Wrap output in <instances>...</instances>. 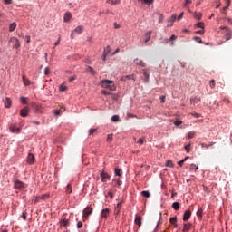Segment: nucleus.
I'll use <instances>...</instances> for the list:
<instances>
[{"instance_id": "1", "label": "nucleus", "mask_w": 232, "mask_h": 232, "mask_svg": "<svg viewBox=\"0 0 232 232\" xmlns=\"http://www.w3.org/2000/svg\"><path fill=\"white\" fill-rule=\"evenodd\" d=\"M100 85L102 86V88H106L107 90H110V92H115V90H117L115 84L113 83V81L111 80H102L100 82Z\"/></svg>"}, {"instance_id": "2", "label": "nucleus", "mask_w": 232, "mask_h": 232, "mask_svg": "<svg viewBox=\"0 0 232 232\" xmlns=\"http://www.w3.org/2000/svg\"><path fill=\"white\" fill-rule=\"evenodd\" d=\"M14 189L22 190V189H26V188H28V186L21 180H15L14 183Z\"/></svg>"}, {"instance_id": "3", "label": "nucleus", "mask_w": 232, "mask_h": 232, "mask_svg": "<svg viewBox=\"0 0 232 232\" xmlns=\"http://www.w3.org/2000/svg\"><path fill=\"white\" fill-rule=\"evenodd\" d=\"M92 213H93V208H92L90 207H86L83 209V216H82L83 220H88V217H90V215H92Z\"/></svg>"}, {"instance_id": "4", "label": "nucleus", "mask_w": 232, "mask_h": 232, "mask_svg": "<svg viewBox=\"0 0 232 232\" xmlns=\"http://www.w3.org/2000/svg\"><path fill=\"white\" fill-rule=\"evenodd\" d=\"M82 32H84V26L82 25H79L78 27H76L71 34V39H73V35H75V34H82Z\"/></svg>"}, {"instance_id": "5", "label": "nucleus", "mask_w": 232, "mask_h": 232, "mask_svg": "<svg viewBox=\"0 0 232 232\" xmlns=\"http://www.w3.org/2000/svg\"><path fill=\"white\" fill-rule=\"evenodd\" d=\"M10 43H12L14 45L13 47L17 50V48H21V43L19 42V39L16 37L13 36L10 38Z\"/></svg>"}, {"instance_id": "6", "label": "nucleus", "mask_w": 232, "mask_h": 232, "mask_svg": "<svg viewBox=\"0 0 232 232\" xmlns=\"http://www.w3.org/2000/svg\"><path fill=\"white\" fill-rule=\"evenodd\" d=\"M136 226H139V227H140V226H142V217H140V215L137 214L135 216V220H134Z\"/></svg>"}, {"instance_id": "7", "label": "nucleus", "mask_w": 232, "mask_h": 232, "mask_svg": "<svg viewBox=\"0 0 232 232\" xmlns=\"http://www.w3.org/2000/svg\"><path fill=\"white\" fill-rule=\"evenodd\" d=\"M191 218V210H186L183 215V220L184 222H188V220Z\"/></svg>"}, {"instance_id": "8", "label": "nucleus", "mask_w": 232, "mask_h": 232, "mask_svg": "<svg viewBox=\"0 0 232 232\" xmlns=\"http://www.w3.org/2000/svg\"><path fill=\"white\" fill-rule=\"evenodd\" d=\"M110 215V208H104L102 210L101 217L102 218H108Z\"/></svg>"}, {"instance_id": "9", "label": "nucleus", "mask_w": 232, "mask_h": 232, "mask_svg": "<svg viewBox=\"0 0 232 232\" xmlns=\"http://www.w3.org/2000/svg\"><path fill=\"white\" fill-rule=\"evenodd\" d=\"M28 111H30V109L28 107H24L20 111V115L21 117H27L28 116Z\"/></svg>"}, {"instance_id": "10", "label": "nucleus", "mask_w": 232, "mask_h": 232, "mask_svg": "<svg viewBox=\"0 0 232 232\" xmlns=\"http://www.w3.org/2000/svg\"><path fill=\"white\" fill-rule=\"evenodd\" d=\"M134 63H135V64H138V66H141V68H146V63L139 58H136L134 60Z\"/></svg>"}, {"instance_id": "11", "label": "nucleus", "mask_w": 232, "mask_h": 232, "mask_svg": "<svg viewBox=\"0 0 232 232\" xmlns=\"http://www.w3.org/2000/svg\"><path fill=\"white\" fill-rule=\"evenodd\" d=\"M9 130L12 133H21V129L15 127V125H11Z\"/></svg>"}, {"instance_id": "12", "label": "nucleus", "mask_w": 232, "mask_h": 232, "mask_svg": "<svg viewBox=\"0 0 232 232\" xmlns=\"http://www.w3.org/2000/svg\"><path fill=\"white\" fill-rule=\"evenodd\" d=\"M121 208H122V202L120 201L118 202L115 209H114V215H119V213H121Z\"/></svg>"}, {"instance_id": "13", "label": "nucleus", "mask_w": 232, "mask_h": 232, "mask_svg": "<svg viewBox=\"0 0 232 232\" xmlns=\"http://www.w3.org/2000/svg\"><path fill=\"white\" fill-rule=\"evenodd\" d=\"M151 31L147 32L143 37H144V43H149L150 39H151Z\"/></svg>"}, {"instance_id": "14", "label": "nucleus", "mask_w": 232, "mask_h": 232, "mask_svg": "<svg viewBox=\"0 0 232 232\" xmlns=\"http://www.w3.org/2000/svg\"><path fill=\"white\" fill-rule=\"evenodd\" d=\"M27 162L28 164H34V162H35V156H34V154H28Z\"/></svg>"}, {"instance_id": "15", "label": "nucleus", "mask_w": 232, "mask_h": 232, "mask_svg": "<svg viewBox=\"0 0 232 232\" xmlns=\"http://www.w3.org/2000/svg\"><path fill=\"white\" fill-rule=\"evenodd\" d=\"M141 73H143L144 82H148L150 81V73L145 69H142Z\"/></svg>"}, {"instance_id": "16", "label": "nucleus", "mask_w": 232, "mask_h": 232, "mask_svg": "<svg viewBox=\"0 0 232 232\" xmlns=\"http://www.w3.org/2000/svg\"><path fill=\"white\" fill-rule=\"evenodd\" d=\"M5 108H11L12 107V100L10 98H5L4 100Z\"/></svg>"}, {"instance_id": "17", "label": "nucleus", "mask_w": 232, "mask_h": 232, "mask_svg": "<svg viewBox=\"0 0 232 232\" xmlns=\"http://www.w3.org/2000/svg\"><path fill=\"white\" fill-rule=\"evenodd\" d=\"M101 177H102V182H106L107 179H110V175H108V173L106 172H102Z\"/></svg>"}, {"instance_id": "18", "label": "nucleus", "mask_w": 232, "mask_h": 232, "mask_svg": "<svg viewBox=\"0 0 232 232\" xmlns=\"http://www.w3.org/2000/svg\"><path fill=\"white\" fill-rule=\"evenodd\" d=\"M70 19H72V13L67 12L64 14L63 20L65 23H68V21H70Z\"/></svg>"}, {"instance_id": "19", "label": "nucleus", "mask_w": 232, "mask_h": 232, "mask_svg": "<svg viewBox=\"0 0 232 232\" xmlns=\"http://www.w3.org/2000/svg\"><path fill=\"white\" fill-rule=\"evenodd\" d=\"M213 144H215V142L211 141L208 144L200 143V146H201V148H206V150H209V148H211V146H213Z\"/></svg>"}, {"instance_id": "20", "label": "nucleus", "mask_w": 232, "mask_h": 232, "mask_svg": "<svg viewBox=\"0 0 232 232\" xmlns=\"http://www.w3.org/2000/svg\"><path fill=\"white\" fill-rule=\"evenodd\" d=\"M169 222L170 224H172V226H174V227H179V226L177 225V217L170 218Z\"/></svg>"}, {"instance_id": "21", "label": "nucleus", "mask_w": 232, "mask_h": 232, "mask_svg": "<svg viewBox=\"0 0 232 232\" xmlns=\"http://www.w3.org/2000/svg\"><path fill=\"white\" fill-rule=\"evenodd\" d=\"M22 79H23L24 86H30L31 82L28 80V78H26V76L24 74L23 75Z\"/></svg>"}, {"instance_id": "22", "label": "nucleus", "mask_w": 232, "mask_h": 232, "mask_svg": "<svg viewBox=\"0 0 232 232\" xmlns=\"http://www.w3.org/2000/svg\"><path fill=\"white\" fill-rule=\"evenodd\" d=\"M172 208H173V209H175V211H179L180 209V203L179 202H174L172 204Z\"/></svg>"}, {"instance_id": "23", "label": "nucleus", "mask_w": 232, "mask_h": 232, "mask_svg": "<svg viewBox=\"0 0 232 232\" xmlns=\"http://www.w3.org/2000/svg\"><path fill=\"white\" fill-rule=\"evenodd\" d=\"M141 195L142 197H145V198H150V197H151V194L148 190L141 191Z\"/></svg>"}, {"instance_id": "24", "label": "nucleus", "mask_w": 232, "mask_h": 232, "mask_svg": "<svg viewBox=\"0 0 232 232\" xmlns=\"http://www.w3.org/2000/svg\"><path fill=\"white\" fill-rule=\"evenodd\" d=\"M17 28V24L15 22H13L9 26V32H14Z\"/></svg>"}, {"instance_id": "25", "label": "nucleus", "mask_w": 232, "mask_h": 232, "mask_svg": "<svg viewBox=\"0 0 232 232\" xmlns=\"http://www.w3.org/2000/svg\"><path fill=\"white\" fill-rule=\"evenodd\" d=\"M31 106H32V108H34V110H36V111H39V110H41V105H39L35 102H32Z\"/></svg>"}, {"instance_id": "26", "label": "nucleus", "mask_w": 232, "mask_h": 232, "mask_svg": "<svg viewBox=\"0 0 232 232\" xmlns=\"http://www.w3.org/2000/svg\"><path fill=\"white\" fill-rule=\"evenodd\" d=\"M188 159H189V156H187L183 160L178 161L179 166H183Z\"/></svg>"}, {"instance_id": "27", "label": "nucleus", "mask_w": 232, "mask_h": 232, "mask_svg": "<svg viewBox=\"0 0 232 232\" xmlns=\"http://www.w3.org/2000/svg\"><path fill=\"white\" fill-rule=\"evenodd\" d=\"M189 229H191V224L190 223L184 224L183 231H189Z\"/></svg>"}, {"instance_id": "28", "label": "nucleus", "mask_w": 232, "mask_h": 232, "mask_svg": "<svg viewBox=\"0 0 232 232\" xmlns=\"http://www.w3.org/2000/svg\"><path fill=\"white\" fill-rule=\"evenodd\" d=\"M195 19H198V21H200L202 19V13H196L194 14Z\"/></svg>"}, {"instance_id": "29", "label": "nucleus", "mask_w": 232, "mask_h": 232, "mask_svg": "<svg viewBox=\"0 0 232 232\" xmlns=\"http://www.w3.org/2000/svg\"><path fill=\"white\" fill-rule=\"evenodd\" d=\"M65 191H66L67 195H70V193H72V185L71 184L67 185Z\"/></svg>"}, {"instance_id": "30", "label": "nucleus", "mask_w": 232, "mask_h": 232, "mask_svg": "<svg viewBox=\"0 0 232 232\" xmlns=\"http://www.w3.org/2000/svg\"><path fill=\"white\" fill-rule=\"evenodd\" d=\"M103 53H105L106 55H108L109 53H111V47L107 46V47L104 49Z\"/></svg>"}, {"instance_id": "31", "label": "nucleus", "mask_w": 232, "mask_h": 232, "mask_svg": "<svg viewBox=\"0 0 232 232\" xmlns=\"http://www.w3.org/2000/svg\"><path fill=\"white\" fill-rule=\"evenodd\" d=\"M115 175H118V177H121L122 176V169H115Z\"/></svg>"}, {"instance_id": "32", "label": "nucleus", "mask_w": 232, "mask_h": 232, "mask_svg": "<svg viewBox=\"0 0 232 232\" xmlns=\"http://www.w3.org/2000/svg\"><path fill=\"white\" fill-rule=\"evenodd\" d=\"M195 135H197V133L195 131H189L188 133V139H193V137H195Z\"/></svg>"}, {"instance_id": "33", "label": "nucleus", "mask_w": 232, "mask_h": 232, "mask_svg": "<svg viewBox=\"0 0 232 232\" xmlns=\"http://www.w3.org/2000/svg\"><path fill=\"white\" fill-rule=\"evenodd\" d=\"M199 101L200 99L197 97L190 99V102H192V104H197V102H198Z\"/></svg>"}, {"instance_id": "34", "label": "nucleus", "mask_w": 232, "mask_h": 232, "mask_svg": "<svg viewBox=\"0 0 232 232\" xmlns=\"http://www.w3.org/2000/svg\"><path fill=\"white\" fill-rule=\"evenodd\" d=\"M113 140V134H108L106 142H111Z\"/></svg>"}, {"instance_id": "35", "label": "nucleus", "mask_w": 232, "mask_h": 232, "mask_svg": "<svg viewBox=\"0 0 232 232\" xmlns=\"http://www.w3.org/2000/svg\"><path fill=\"white\" fill-rule=\"evenodd\" d=\"M40 198L42 200H46L47 198H50V194H43Z\"/></svg>"}, {"instance_id": "36", "label": "nucleus", "mask_w": 232, "mask_h": 232, "mask_svg": "<svg viewBox=\"0 0 232 232\" xmlns=\"http://www.w3.org/2000/svg\"><path fill=\"white\" fill-rule=\"evenodd\" d=\"M197 28H202L204 30V23L203 22H198V24H195Z\"/></svg>"}, {"instance_id": "37", "label": "nucleus", "mask_w": 232, "mask_h": 232, "mask_svg": "<svg viewBox=\"0 0 232 232\" xmlns=\"http://www.w3.org/2000/svg\"><path fill=\"white\" fill-rule=\"evenodd\" d=\"M141 3H144L145 5H151L153 3V0H138Z\"/></svg>"}, {"instance_id": "38", "label": "nucleus", "mask_w": 232, "mask_h": 232, "mask_svg": "<svg viewBox=\"0 0 232 232\" xmlns=\"http://www.w3.org/2000/svg\"><path fill=\"white\" fill-rule=\"evenodd\" d=\"M41 200H43L41 198V196H37L34 199V204H38V202H41Z\"/></svg>"}, {"instance_id": "39", "label": "nucleus", "mask_w": 232, "mask_h": 232, "mask_svg": "<svg viewBox=\"0 0 232 232\" xmlns=\"http://www.w3.org/2000/svg\"><path fill=\"white\" fill-rule=\"evenodd\" d=\"M202 213H203L202 208H198V211H197V216H198L199 218H202Z\"/></svg>"}, {"instance_id": "40", "label": "nucleus", "mask_w": 232, "mask_h": 232, "mask_svg": "<svg viewBox=\"0 0 232 232\" xmlns=\"http://www.w3.org/2000/svg\"><path fill=\"white\" fill-rule=\"evenodd\" d=\"M68 224H70V221L65 218L62 222V226H63V227H66V226H68Z\"/></svg>"}, {"instance_id": "41", "label": "nucleus", "mask_w": 232, "mask_h": 232, "mask_svg": "<svg viewBox=\"0 0 232 232\" xmlns=\"http://www.w3.org/2000/svg\"><path fill=\"white\" fill-rule=\"evenodd\" d=\"M112 122H119V115H114L111 117Z\"/></svg>"}, {"instance_id": "42", "label": "nucleus", "mask_w": 232, "mask_h": 232, "mask_svg": "<svg viewBox=\"0 0 232 232\" xmlns=\"http://www.w3.org/2000/svg\"><path fill=\"white\" fill-rule=\"evenodd\" d=\"M227 34H226L227 41H229V39H231V37H232L231 31L229 30V31H227Z\"/></svg>"}, {"instance_id": "43", "label": "nucleus", "mask_w": 232, "mask_h": 232, "mask_svg": "<svg viewBox=\"0 0 232 232\" xmlns=\"http://www.w3.org/2000/svg\"><path fill=\"white\" fill-rule=\"evenodd\" d=\"M185 150H186L187 153H189V151H191V144L186 145Z\"/></svg>"}, {"instance_id": "44", "label": "nucleus", "mask_w": 232, "mask_h": 232, "mask_svg": "<svg viewBox=\"0 0 232 232\" xmlns=\"http://www.w3.org/2000/svg\"><path fill=\"white\" fill-rule=\"evenodd\" d=\"M119 3H121V0H111V5H119Z\"/></svg>"}, {"instance_id": "45", "label": "nucleus", "mask_w": 232, "mask_h": 232, "mask_svg": "<svg viewBox=\"0 0 232 232\" xmlns=\"http://www.w3.org/2000/svg\"><path fill=\"white\" fill-rule=\"evenodd\" d=\"M195 41H196L197 43H198L199 44H202V38H201V37L196 36V37H195Z\"/></svg>"}, {"instance_id": "46", "label": "nucleus", "mask_w": 232, "mask_h": 232, "mask_svg": "<svg viewBox=\"0 0 232 232\" xmlns=\"http://www.w3.org/2000/svg\"><path fill=\"white\" fill-rule=\"evenodd\" d=\"M21 102H22V104H26V102H28L27 98H25V97H21Z\"/></svg>"}, {"instance_id": "47", "label": "nucleus", "mask_w": 232, "mask_h": 232, "mask_svg": "<svg viewBox=\"0 0 232 232\" xmlns=\"http://www.w3.org/2000/svg\"><path fill=\"white\" fill-rule=\"evenodd\" d=\"M167 166H169V168H173V161L171 160H169L167 161Z\"/></svg>"}, {"instance_id": "48", "label": "nucleus", "mask_w": 232, "mask_h": 232, "mask_svg": "<svg viewBox=\"0 0 232 232\" xmlns=\"http://www.w3.org/2000/svg\"><path fill=\"white\" fill-rule=\"evenodd\" d=\"M66 89H67V87H66V85H64V84H62V85L60 86V91H61V92H66Z\"/></svg>"}, {"instance_id": "49", "label": "nucleus", "mask_w": 232, "mask_h": 232, "mask_svg": "<svg viewBox=\"0 0 232 232\" xmlns=\"http://www.w3.org/2000/svg\"><path fill=\"white\" fill-rule=\"evenodd\" d=\"M209 86H210V88H215V80H210V82H209Z\"/></svg>"}, {"instance_id": "50", "label": "nucleus", "mask_w": 232, "mask_h": 232, "mask_svg": "<svg viewBox=\"0 0 232 232\" xmlns=\"http://www.w3.org/2000/svg\"><path fill=\"white\" fill-rule=\"evenodd\" d=\"M130 79H131V75H127V76H123V77L121 78V81H128V80H130Z\"/></svg>"}, {"instance_id": "51", "label": "nucleus", "mask_w": 232, "mask_h": 232, "mask_svg": "<svg viewBox=\"0 0 232 232\" xmlns=\"http://www.w3.org/2000/svg\"><path fill=\"white\" fill-rule=\"evenodd\" d=\"M97 131V129H90L89 130V135H93Z\"/></svg>"}, {"instance_id": "52", "label": "nucleus", "mask_w": 232, "mask_h": 232, "mask_svg": "<svg viewBox=\"0 0 232 232\" xmlns=\"http://www.w3.org/2000/svg\"><path fill=\"white\" fill-rule=\"evenodd\" d=\"M102 95H111V92H108L106 90H102Z\"/></svg>"}, {"instance_id": "53", "label": "nucleus", "mask_w": 232, "mask_h": 232, "mask_svg": "<svg viewBox=\"0 0 232 232\" xmlns=\"http://www.w3.org/2000/svg\"><path fill=\"white\" fill-rule=\"evenodd\" d=\"M190 169H195V170H197V169H198V166H197L196 164H191V165H190Z\"/></svg>"}, {"instance_id": "54", "label": "nucleus", "mask_w": 232, "mask_h": 232, "mask_svg": "<svg viewBox=\"0 0 232 232\" xmlns=\"http://www.w3.org/2000/svg\"><path fill=\"white\" fill-rule=\"evenodd\" d=\"M44 75H50V67H46L44 70Z\"/></svg>"}, {"instance_id": "55", "label": "nucleus", "mask_w": 232, "mask_h": 232, "mask_svg": "<svg viewBox=\"0 0 232 232\" xmlns=\"http://www.w3.org/2000/svg\"><path fill=\"white\" fill-rule=\"evenodd\" d=\"M188 5H191V0H185L184 7L187 8Z\"/></svg>"}, {"instance_id": "56", "label": "nucleus", "mask_w": 232, "mask_h": 232, "mask_svg": "<svg viewBox=\"0 0 232 232\" xmlns=\"http://www.w3.org/2000/svg\"><path fill=\"white\" fill-rule=\"evenodd\" d=\"M174 124H175V126H180V124H182V121L177 120L174 121Z\"/></svg>"}, {"instance_id": "57", "label": "nucleus", "mask_w": 232, "mask_h": 232, "mask_svg": "<svg viewBox=\"0 0 232 232\" xmlns=\"http://www.w3.org/2000/svg\"><path fill=\"white\" fill-rule=\"evenodd\" d=\"M62 111H64V109H62ZM54 114H55V115H61V111H60V110H56V111H54Z\"/></svg>"}, {"instance_id": "58", "label": "nucleus", "mask_w": 232, "mask_h": 232, "mask_svg": "<svg viewBox=\"0 0 232 232\" xmlns=\"http://www.w3.org/2000/svg\"><path fill=\"white\" fill-rule=\"evenodd\" d=\"M26 215H27L26 212H23V213H22V218H23L24 220H26Z\"/></svg>"}, {"instance_id": "59", "label": "nucleus", "mask_w": 232, "mask_h": 232, "mask_svg": "<svg viewBox=\"0 0 232 232\" xmlns=\"http://www.w3.org/2000/svg\"><path fill=\"white\" fill-rule=\"evenodd\" d=\"M176 39H177V36L174 35V34H172V35L170 36V38H169V41H176Z\"/></svg>"}, {"instance_id": "60", "label": "nucleus", "mask_w": 232, "mask_h": 232, "mask_svg": "<svg viewBox=\"0 0 232 232\" xmlns=\"http://www.w3.org/2000/svg\"><path fill=\"white\" fill-rule=\"evenodd\" d=\"M87 70H88V72H91L92 73H96L95 71H93V68H92L90 66L87 68Z\"/></svg>"}, {"instance_id": "61", "label": "nucleus", "mask_w": 232, "mask_h": 232, "mask_svg": "<svg viewBox=\"0 0 232 232\" xmlns=\"http://www.w3.org/2000/svg\"><path fill=\"white\" fill-rule=\"evenodd\" d=\"M77 227H78V229H81V227H82V222L79 221L77 223Z\"/></svg>"}, {"instance_id": "62", "label": "nucleus", "mask_w": 232, "mask_h": 232, "mask_svg": "<svg viewBox=\"0 0 232 232\" xmlns=\"http://www.w3.org/2000/svg\"><path fill=\"white\" fill-rule=\"evenodd\" d=\"M220 30H226L227 32H229V27L227 26H221Z\"/></svg>"}, {"instance_id": "63", "label": "nucleus", "mask_w": 232, "mask_h": 232, "mask_svg": "<svg viewBox=\"0 0 232 232\" xmlns=\"http://www.w3.org/2000/svg\"><path fill=\"white\" fill-rule=\"evenodd\" d=\"M223 102H226L227 104H229L231 102V101H229V99L227 98L223 99Z\"/></svg>"}, {"instance_id": "64", "label": "nucleus", "mask_w": 232, "mask_h": 232, "mask_svg": "<svg viewBox=\"0 0 232 232\" xmlns=\"http://www.w3.org/2000/svg\"><path fill=\"white\" fill-rule=\"evenodd\" d=\"M5 5H12V0H4Z\"/></svg>"}]
</instances>
